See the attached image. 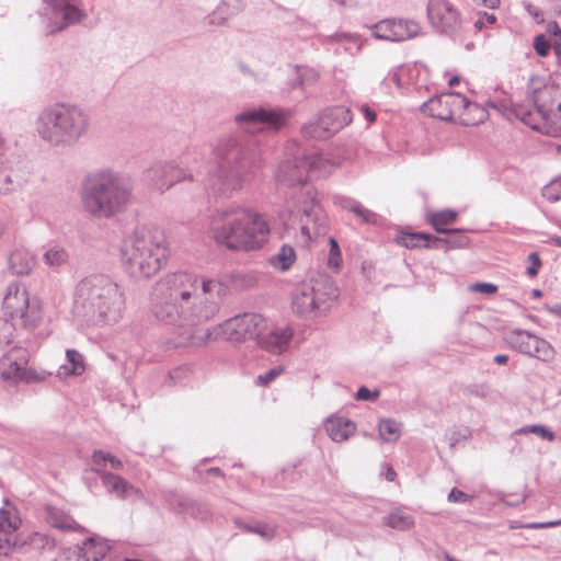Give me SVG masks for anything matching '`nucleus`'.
Returning a JSON list of instances; mask_svg holds the SVG:
<instances>
[{
  "instance_id": "51",
  "label": "nucleus",
  "mask_w": 561,
  "mask_h": 561,
  "mask_svg": "<svg viewBox=\"0 0 561 561\" xmlns=\"http://www.w3.org/2000/svg\"><path fill=\"white\" fill-rule=\"evenodd\" d=\"M470 290L492 295L497 291V286L492 283H474L470 286Z\"/></svg>"
},
{
  "instance_id": "30",
  "label": "nucleus",
  "mask_w": 561,
  "mask_h": 561,
  "mask_svg": "<svg viewBox=\"0 0 561 561\" xmlns=\"http://www.w3.org/2000/svg\"><path fill=\"white\" fill-rule=\"evenodd\" d=\"M457 218L458 214L451 209L432 213L427 216L428 222L439 233L449 232V229L445 228V226L454 224Z\"/></svg>"
},
{
  "instance_id": "60",
  "label": "nucleus",
  "mask_w": 561,
  "mask_h": 561,
  "mask_svg": "<svg viewBox=\"0 0 561 561\" xmlns=\"http://www.w3.org/2000/svg\"><path fill=\"white\" fill-rule=\"evenodd\" d=\"M470 392L477 397H485L488 388L485 386H473L470 388Z\"/></svg>"
},
{
  "instance_id": "38",
  "label": "nucleus",
  "mask_w": 561,
  "mask_h": 561,
  "mask_svg": "<svg viewBox=\"0 0 561 561\" xmlns=\"http://www.w3.org/2000/svg\"><path fill=\"white\" fill-rule=\"evenodd\" d=\"M92 462L96 467L95 469L100 470L102 467L106 466V463H110V466L116 470L123 468V462L118 458L103 450L93 451Z\"/></svg>"
},
{
  "instance_id": "42",
  "label": "nucleus",
  "mask_w": 561,
  "mask_h": 561,
  "mask_svg": "<svg viewBox=\"0 0 561 561\" xmlns=\"http://www.w3.org/2000/svg\"><path fill=\"white\" fill-rule=\"evenodd\" d=\"M385 523L391 528L407 530L413 525V518L410 515H403L396 512L387 516Z\"/></svg>"
},
{
  "instance_id": "20",
  "label": "nucleus",
  "mask_w": 561,
  "mask_h": 561,
  "mask_svg": "<svg viewBox=\"0 0 561 561\" xmlns=\"http://www.w3.org/2000/svg\"><path fill=\"white\" fill-rule=\"evenodd\" d=\"M51 9L56 15L61 16L62 22L49 32L50 35L61 32L69 25L79 23L85 18V13L82 10L64 0H53Z\"/></svg>"
},
{
  "instance_id": "31",
  "label": "nucleus",
  "mask_w": 561,
  "mask_h": 561,
  "mask_svg": "<svg viewBox=\"0 0 561 561\" xmlns=\"http://www.w3.org/2000/svg\"><path fill=\"white\" fill-rule=\"evenodd\" d=\"M296 260V253L294 248L284 244L279 251L270 257V264L279 270L287 271Z\"/></svg>"
},
{
  "instance_id": "23",
  "label": "nucleus",
  "mask_w": 561,
  "mask_h": 561,
  "mask_svg": "<svg viewBox=\"0 0 561 561\" xmlns=\"http://www.w3.org/2000/svg\"><path fill=\"white\" fill-rule=\"evenodd\" d=\"M93 470L100 474V478L107 492L115 494L118 499H125L128 495V491L133 489V486L125 479L117 474L112 472H104L100 469Z\"/></svg>"
},
{
  "instance_id": "46",
  "label": "nucleus",
  "mask_w": 561,
  "mask_h": 561,
  "mask_svg": "<svg viewBox=\"0 0 561 561\" xmlns=\"http://www.w3.org/2000/svg\"><path fill=\"white\" fill-rule=\"evenodd\" d=\"M13 332L14 324L7 319L0 318V348L11 342Z\"/></svg>"
},
{
  "instance_id": "2",
  "label": "nucleus",
  "mask_w": 561,
  "mask_h": 561,
  "mask_svg": "<svg viewBox=\"0 0 561 561\" xmlns=\"http://www.w3.org/2000/svg\"><path fill=\"white\" fill-rule=\"evenodd\" d=\"M290 115L288 110L259 106L234 116L239 129L221 135L213 145L216 168L208 184L215 195L229 198L253 182L263 162L256 133L279 130Z\"/></svg>"
},
{
  "instance_id": "54",
  "label": "nucleus",
  "mask_w": 561,
  "mask_h": 561,
  "mask_svg": "<svg viewBox=\"0 0 561 561\" xmlns=\"http://www.w3.org/2000/svg\"><path fill=\"white\" fill-rule=\"evenodd\" d=\"M13 182L10 175H0V192L3 194H8L14 191Z\"/></svg>"
},
{
  "instance_id": "21",
  "label": "nucleus",
  "mask_w": 561,
  "mask_h": 561,
  "mask_svg": "<svg viewBox=\"0 0 561 561\" xmlns=\"http://www.w3.org/2000/svg\"><path fill=\"white\" fill-rule=\"evenodd\" d=\"M325 431L333 442L347 440L356 431V424L347 417L332 415L324 423Z\"/></svg>"
},
{
  "instance_id": "59",
  "label": "nucleus",
  "mask_w": 561,
  "mask_h": 561,
  "mask_svg": "<svg viewBox=\"0 0 561 561\" xmlns=\"http://www.w3.org/2000/svg\"><path fill=\"white\" fill-rule=\"evenodd\" d=\"M474 2L489 9H495L500 5L501 0H474Z\"/></svg>"
},
{
  "instance_id": "41",
  "label": "nucleus",
  "mask_w": 561,
  "mask_h": 561,
  "mask_svg": "<svg viewBox=\"0 0 561 561\" xmlns=\"http://www.w3.org/2000/svg\"><path fill=\"white\" fill-rule=\"evenodd\" d=\"M379 435L385 442H394L399 438V424L392 420H382L379 423Z\"/></svg>"
},
{
  "instance_id": "45",
  "label": "nucleus",
  "mask_w": 561,
  "mask_h": 561,
  "mask_svg": "<svg viewBox=\"0 0 561 561\" xmlns=\"http://www.w3.org/2000/svg\"><path fill=\"white\" fill-rule=\"evenodd\" d=\"M542 196L551 203L561 199V187L557 180L551 181L542 187Z\"/></svg>"
},
{
  "instance_id": "1",
  "label": "nucleus",
  "mask_w": 561,
  "mask_h": 561,
  "mask_svg": "<svg viewBox=\"0 0 561 561\" xmlns=\"http://www.w3.org/2000/svg\"><path fill=\"white\" fill-rule=\"evenodd\" d=\"M257 284L254 272L237 271L217 279L190 272L171 273L152 288L153 318L179 337L201 344L213 331L198 330L219 312L229 289L247 290Z\"/></svg>"
},
{
  "instance_id": "33",
  "label": "nucleus",
  "mask_w": 561,
  "mask_h": 561,
  "mask_svg": "<svg viewBox=\"0 0 561 561\" xmlns=\"http://www.w3.org/2000/svg\"><path fill=\"white\" fill-rule=\"evenodd\" d=\"M240 527L248 533L259 535L265 541L273 540L277 533V526L268 523L242 524Z\"/></svg>"
},
{
  "instance_id": "40",
  "label": "nucleus",
  "mask_w": 561,
  "mask_h": 561,
  "mask_svg": "<svg viewBox=\"0 0 561 561\" xmlns=\"http://www.w3.org/2000/svg\"><path fill=\"white\" fill-rule=\"evenodd\" d=\"M66 356L69 364H71V368L68 369L67 366H61L60 369H65L66 374L81 375L84 371L83 356L76 350H67Z\"/></svg>"
},
{
  "instance_id": "4",
  "label": "nucleus",
  "mask_w": 561,
  "mask_h": 561,
  "mask_svg": "<svg viewBox=\"0 0 561 561\" xmlns=\"http://www.w3.org/2000/svg\"><path fill=\"white\" fill-rule=\"evenodd\" d=\"M124 306V293L107 275L87 276L75 288L72 311L87 324L116 323L122 318Z\"/></svg>"
},
{
  "instance_id": "52",
  "label": "nucleus",
  "mask_w": 561,
  "mask_h": 561,
  "mask_svg": "<svg viewBox=\"0 0 561 561\" xmlns=\"http://www.w3.org/2000/svg\"><path fill=\"white\" fill-rule=\"evenodd\" d=\"M470 496L462 492L461 490H458L454 488L450 493L448 494V501L455 502V503H466L468 502Z\"/></svg>"
},
{
  "instance_id": "43",
  "label": "nucleus",
  "mask_w": 561,
  "mask_h": 561,
  "mask_svg": "<svg viewBox=\"0 0 561 561\" xmlns=\"http://www.w3.org/2000/svg\"><path fill=\"white\" fill-rule=\"evenodd\" d=\"M516 433L517 434L531 433V434L540 436L541 438H543L548 442H552L556 438L553 432H551L548 427H546L543 425H539V424L526 425V426L519 428Z\"/></svg>"
},
{
  "instance_id": "64",
  "label": "nucleus",
  "mask_w": 561,
  "mask_h": 561,
  "mask_svg": "<svg viewBox=\"0 0 561 561\" xmlns=\"http://www.w3.org/2000/svg\"><path fill=\"white\" fill-rule=\"evenodd\" d=\"M553 48L559 58H561V41L560 38H556L553 42Z\"/></svg>"
},
{
  "instance_id": "3",
  "label": "nucleus",
  "mask_w": 561,
  "mask_h": 561,
  "mask_svg": "<svg viewBox=\"0 0 561 561\" xmlns=\"http://www.w3.org/2000/svg\"><path fill=\"white\" fill-rule=\"evenodd\" d=\"M321 163L320 157L306 156L300 149H297L293 159H287L279 164L276 173L279 184L289 187L300 186L298 192L293 194V202L288 207L291 214L300 215L301 232L309 238L325 231L324 218L313 191L309 186H302L307 183L309 174L316 173Z\"/></svg>"
},
{
  "instance_id": "25",
  "label": "nucleus",
  "mask_w": 561,
  "mask_h": 561,
  "mask_svg": "<svg viewBox=\"0 0 561 561\" xmlns=\"http://www.w3.org/2000/svg\"><path fill=\"white\" fill-rule=\"evenodd\" d=\"M110 547L104 541H98L95 538H88L82 542L80 547V557L84 558L85 561H100L103 559Z\"/></svg>"
},
{
  "instance_id": "11",
  "label": "nucleus",
  "mask_w": 561,
  "mask_h": 561,
  "mask_svg": "<svg viewBox=\"0 0 561 561\" xmlns=\"http://www.w3.org/2000/svg\"><path fill=\"white\" fill-rule=\"evenodd\" d=\"M204 324L198 327V330H209L213 331L211 337H207L205 341L201 343V345L207 343L208 341L216 340L221 333L225 337L232 342H242L245 340L257 337L265 328V319L261 314L256 313H243L240 316H236L231 319L226 320L221 325L217 328H204ZM181 341L178 345H196L192 341H186L183 337H180Z\"/></svg>"
},
{
  "instance_id": "26",
  "label": "nucleus",
  "mask_w": 561,
  "mask_h": 561,
  "mask_svg": "<svg viewBox=\"0 0 561 561\" xmlns=\"http://www.w3.org/2000/svg\"><path fill=\"white\" fill-rule=\"evenodd\" d=\"M319 79V73L307 66H297L294 70V78L288 81L290 89H306L313 85Z\"/></svg>"
},
{
  "instance_id": "14",
  "label": "nucleus",
  "mask_w": 561,
  "mask_h": 561,
  "mask_svg": "<svg viewBox=\"0 0 561 561\" xmlns=\"http://www.w3.org/2000/svg\"><path fill=\"white\" fill-rule=\"evenodd\" d=\"M145 181L161 192L182 180H192V174L179 168L174 161H158L144 173Z\"/></svg>"
},
{
  "instance_id": "8",
  "label": "nucleus",
  "mask_w": 561,
  "mask_h": 561,
  "mask_svg": "<svg viewBox=\"0 0 561 561\" xmlns=\"http://www.w3.org/2000/svg\"><path fill=\"white\" fill-rule=\"evenodd\" d=\"M39 138L51 147H72L84 137L90 127L88 113L79 105L57 102L45 106L36 118Z\"/></svg>"
},
{
  "instance_id": "15",
  "label": "nucleus",
  "mask_w": 561,
  "mask_h": 561,
  "mask_svg": "<svg viewBox=\"0 0 561 561\" xmlns=\"http://www.w3.org/2000/svg\"><path fill=\"white\" fill-rule=\"evenodd\" d=\"M373 34L378 39L402 42L419 35L417 22L404 19H386L373 26Z\"/></svg>"
},
{
  "instance_id": "39",
  "label": "nucleus",
  "mask_w": 561,
  "mask_h": 561,
  "mask_svg": "<svg viewBox=\"0 0 561 561\" xmlns=\"http://www.w3.org/2000/svg\"><path fill=\"white\" fill-rule=\"evenodd\" d=\"M350 211H352L355 216H357L358 218L362 219L363 222L365 224H371V225H376L378 224V220H379V216L365 208L364 206H362L358 202L356 201H350L348 202V205L346 206Z\"/></svg>"
},
{
  "instance_id": "28",
  "label": "nucleus",
  "mask_w": 561,
  "mask_h": 561,
  "mask_svg": "<svg viewBox=\"0 0 561 561\" xmlns=\"http://www.w3.org/2000/svg\"><path fill=\"white\" fill-rule=\"evenodd\" d=\"M47 520L54 528L61 530L80 531L83 529L71 516L57 508H48Z\"/></svg>"
},
{
  "instance_id": "7",
  "label": "nucleus",
  "mask_w": 561,
  "mask_h": 561,
  "mask_svg": "<svg viewBox=\"0 0 561 561\" xmlns=\"http://www.w3.org/2000/svg\"><path fill=\"white\" fill-rule=\"evenodd\" d=\"M122 262L133 277L150 278L168 257L167 239L152 226H137L123 241Z\"/></svg>"
},
{
  "instance_id": "47",
  "label": "nucleus",
  "mask_w": 561,
  "mask_h": 561,
  "mask_svg": "<svg viewBox=\"0 0 561 561\" xmlns=\"http://www.w3.org/2000/svg\"><path fill=\"white\" fill-rule=\"evenodd\" d=\"M550 48H551V45L546 39L543 34L537 35L535 37V39H534V49H535V51L537 53L538 56H540V57L548 56V54L550 51Z\"/></svg>"
},
{
  "instance_id": "58",
  "label": "nucleus",
  "mask_w": 561,
  "mask_h": 561,
  "mask_svg": "<svg viewBox=\"0 0 561 561\" xmlns=\"http://www.w3.org/2000/svg\"><path fill=\"white\" fill-rule=\"evenodd\" d=\"M548 32L561 41V28L557 22L548 24Z\"/></svg>"
},
{
  "instance_id": "49",
  "label": "nucleus",
  "mask_w": 561,
  "mask_h": 561,
  "mask_svg": "<svg viewBox=\"0 0 561 561\" xmlns=\"http://www.w3.org/2000/svg\"><path fill=\"white\" fill-rule=\"evenodd\" d=\"M283 373L282 368H273L266 371L263 375L257 376L256 383L259 386H267L272 382L276 377H278Z\"/></svg>"
},
{
  "instance_id": "56",
  "label": "nucleus",
  "mask_w": 561,
  "mask_h": 561,
  "mask_svg": "<svg viewBox=\"0 0 561 561\" xmlns=\"http://www.w3.org/2000/svg\"><path fill=\"white\" fill-rule=\"evenodd\" d=\"M561 525V519L558 520H551L546 523H529L528 527L531 528H551L557 527Z\"/></svg>"
},
{
  "instance_id": "27",
  "label": "nucleus",
  "mask_w": 561,
  "mask_h": 561,
  "mask_svg": "<svg viewBox=\"0 0 561 561\" xmlns=\"http://www.w3.org/2000/svg\"><path fill=\"white\" fill-rule=\"evenodd\" d=\"M444 233L446 234L445 238L435 236L433 243L428 244L430 249H443L444 247L462 248L469 242L468 238L463 234V230L461 229H449V232Z\"/></svg>"
},
{
  "instance_id": "36",
  "label": "nucleus",
  "mask_w": 561,
  "mask_h": 561,
  "mask_svg": "<svg viewBox=\"0 0 561 561\" xmlns=\"http://www.w3.org/2000/svg\"><path fill=\"white\" fill-rule=\"evenodd\" d=\"M301 134L307 139L323 140L330 138L325 127L320 121V116L305 124L301 128Z\"/></svg>"
},
{
  "instance_id": "48",
  "label": "nucleus",
  "mask_w": 561,
  "mask_h": 561,
  "mask_svg": "<svg viewBox=\"0 0 561 561\" xmlns=\"http://www.w3.org/2000/svg\"><path fill=\"white\" fill-rule=\"evenodd\" d=\"M379 394L380 391L378 389L370 391L367 387L363 386L357 390L355 399L360 401H374Z\"/></svg>"
},
{
  "instance_id": "63",
  "label": "nucleus",
  "mask_w": 561,
  "mask_h": 561,
  "mask_svg": "<svg viewBox=\"0 0 561 561\" xmlns=\"http://www.w3.org/2000/svg\"><path fill=\"white\" fill-rule=\"evenodd\" d=\"M547 310L561 318V305L547 306Z\"/></svg>"
},
{
  "instance_id": "53",
  "label": "nucleus",
  "mask_w": 561,
  "mask_h": 561,
  "mask_svg": "<svg viewBox=\"0 0 561 561\" xmlns=\"http://www.w3.org/2000/svg\"><path fill=\"white\" fill-rule=\"evenodd\" d=\"M15 545L16 542L12 541L8 536L0 537V554L8 556Z\"/></svg>"
},
{
  "instance_id": "32",
  "label": "nucleus",
  "mask_w": 561,
  "mask_h": 561,
  "mask_svg": "<svg viewBox=\"0 0 561 561\" xmlns=\"http://www.w3.org/2000/svg\"><path fill=\"white\" fill-rule=\"evenodd\" d=\"M533 339L534 334L523 330H516L508 335V342L512 347L527 356L530 354V340Z\"/></svg>"
},
{
  "instance_id": "55",
  "label": "nucleus",
  "mask_w": 561,
  "mask_h": 561,
  "mask_svg": "<svg viewBox=\"0 0 561 561\" xmlns=\"http://www.w3.org/2000/svg\"><path fill=\"white\" fill-rule=\"evenodd\" d=\"M358 111L365 116L368 123H373L376 121V112L373 108H370L367 104L359 105Z\"/></svg>"
},
{
  "instance_id": "29",
  "label": "nucleus",
  "mask_w": 561,
  "mask_h": 561,
  "mask_svg": "<svg viewBox=\"0 0 561 561\" xmlns=\"http://www.w3.org/2000/svg\"><path fill=\"white\" fill-rule=\"evenodd\" d=\"M433 239L435 236L425 232H401L397 236L396 241L408 249H415L430 248L428 244L433 243Z\"/></svg>"
},
{
  "instance_id": "44",
  "label": "nucleus",
  "mask_w": 561,
  "mask_h": 561,
  "mask_svg": "<svg viewBox=\"0 0 561 561\" xmlns=\"http://www.w3.org/2000/svg\"><path fill=\"white\" fill-rule=\"evenodd\" d=\"M330 253L328 265L334 270H339L342 264V254L337 241L334 238L329 239Z\"/></svg>"
},
{
  "instance_id": "34",
  "label": "nucleus",
  "mask_w": 561,
  "mask_h": 561,
  "mask_svg": "<svg viewBox=\"0 0 561 561\" xmlns=\"http://www.w3.org/2000/svg\"><path fill=\"white\" fill-rule=\"evenodd\" d=\"M530 342L531 347L528 356L536 357L543 362H548L553 357L554 352L549 342L536 335H534V339L530 340Z\"/></svg>"
},
{
  "instance_id": "13",
  "label": "nucleus",
  "mask_w": 561,
  "mask_h": 561,
  "mask_svg": "<svg viewBox=\"0 0 561 561\" xmlns=\"http://www.w3.org/2000/svg\"><path fill=\"white\" fill-rule=\"evenodd\" d=\"M427 15L432 26L440 34L453 37L462 30L461 14L448 0H430Z\"/></svg>"
},
{
  "instance_id": "17",
  "label": "nucleus",
  "mask_w": 561,
  "mask_h": 561,
  "mask_svg": "<svg viewBox=\"0 0 561 561\" xmlns=\"http://www.w3.org/2000/svg\"><path fill=\"white\" fill-rule=\"evenodd\" d=\"M28 353L23 348H13L5 357L7 367L2 370L1 377L5 380L31 381L33 374L27 370Z\"/></svg>"
},
{
  "instance_id": "5",
  "label": "nucleus",
  "mask_w": 561,
  "mask_h": 561,
  "mask_svg": "<svg viewBox=\"0 0 561 561\" xmlns=\"http://www.w3.org/2000/svg\"><path fill=\"white\" fill-rule=\"evenodd\" d=\"M211 230L219 244L234 251L261 248L271 231L267 220L261 214L234 204L215 211Z\"/></svg>"
},
{
  "instance_id": "61",
  "label": "nucleus",
  "mask_w": 561,
  "mask_h": 561,
  "mask_svg": "<svg viewBox=\"0 0 561 561\" xmlns=\"http://www.w3.org/2000/svg\"><path fill=\"white\" fill-rule=\"evenodd\" d=\"M461 118H474L479 116V112L477 110H462L461 114H459Z\"/></svg>"
},
{
  "instance_id": "18",
  "label": "nucleus",
  "mask_w": 561,
  "mask_h": 561,
  "mask_svg": "<svg viewBox=\"0 0 561 561\" xmlns=\"http://www.w3.org/2000/svg\"><path fill=\"white\" fill-rule=\"evenodd\" d=\"M293 334L289 327L274 328L265 334L261 331L259 344L271 353L282 354L288 348Z\"/></svg>"
},
{
  "instance_id": "22",
  "label": "nucleus",
  "mask_w": 561,
  "mask_h": 561,
  "mask_svg": "<svg viewBox=\"0 0 561 561\" xmlns=\"http://www.w3.org/2000/svg\"><path fill=\"white\" fill-rule=\"evenodd\" d=\"M243 8V0H222L216 10L208 16V24L221 25L230 16L241 12Z\"/></svg>"
},
{
  "instance_id": "24",
  "label": "nucleus",
  "mask_w": 561,
  "mask_h": 561,
  "mask_svg": "<svg viewBox=\"0 0 561 561\" xmlns=\"http://www.w3.org/2000/svg\"><path fill=\"white\" fill-rule=\"evenodd\" d=\"M34 265L33 256L26 251L16 250L9 257V268L15 275H27Z\"/></svg>"
},
{
  "instance_id": "19",
  "label": "nucleus",
  "mask_w": 561,
  "mask_h": 561,
  "mask_svg": "<svg viewBox=\"0 0 561 561\" xmlns=\"http://www.w3.org/2000/svg\"><path fill=\"white\" fill-rule=\"evenodd\" d=\"M319 116L330 137L353 121L351 111L344 106L327 108Z\"/></svg>"
},
{
  "instance_id": "16",
  "label": "nucleus",
  "mask_w": 561,
  "mask_h": 561,
  "mask_svg": "<svg viewBox=\"0 0 561 561\" xmlns=\"http://www.w3.org/2000/svg\"><path fill=\"white\" fill-rule=\"evenodd\" d=\"M535 106L539 119H537L534 113L525 108H520L516 115L525 125L529 126L531 129L551 137H558L561 133V127L558 124L551 122L552 111L546 110L545 105L538 104L537 101H535Z\"/></svg>"
},
{
  "instance_id": "50",
  "label": "nucleus",
  "mask_w": 561,
  "mask_h": 561,
  "mask_svg": "<svg viewBox=\"0 0 561 561\" xmlns=\"http://www.w3.org/2000/svg\"><path fill=\"white\" fill-rule=\"evenodd\" d=\"M528 259L531 262V264L530 266L527 267L526 273L528 276L535 277L538 275L541 265L540 257L537 252H531Z\"/></svg>"
},
{
  "instance_id": "35",
  "label": "nucleus",
  "mask_w": 561,
  "mask_h": 561,
  "mask_svg": "<svg viewBox=\"0 0 561 561\" xmlns=\"http://www.w3.org/2000/svg\"><path fill=\"white\" fill-rule=\"evenodd\" d=\"M21 524L14 510H0V533L3 536H9L14 533Z\"/></svg>"
},
{
  "instance_id": "37",
  "label": "nucleus",
  "mask_w": 561,
  "mask_h": 561,
  "mask_svg": "<svg viewBox=\"0 0 561 561\" xmlns=\"http://www.w3.org/2000/svg\"><path fill=\"white\" fill-rule=\"evenodd\" d=\"M43 257L47 265L58 268L68 263L69 254L64 248L54 245L44 253Z\"/></svg>"
},
{
  "instance_id": "10",
  "label": "nucleus",
  "mask_w": 561,
  "mask_h": 561,
  "mask_svg": "<svg viewBox=\"0 0 561 561\" xmlns=\"http://www.w3.org/2000/svg\"><path fill=\"white\" fill-rule=\"evenodd\" d=\"M462 110H477L479 116L472 119L461 118V123L466 126L482 123L488 112L474 102H470L465 95L456 92L442 93L424 102L421 111L431 117L440 121H453L455 115L461 114Z\"/></svg>"
},
{
  "instance_id": "57",
  "label": "nucleus",
  "mask_w": 561,
  "mask_h": 561,
  "mask_svg": "<svg viewBox=\"0 0 561 561\" xmlns=\"http://www.w3.org/2000/svg\"><path fill=\"white\" fill-rule=\"evenodd\" d=\"M236 66H237L238 70H239L241 73H243V75H245V76H249V77H251V78H254V77H255L254 72H253V71L250 69V67H249L247 64H244L243 61H238Z\"/></svg>"
},
{
  "instance_id": "12",
  "label": "nucleus",
  "mask_w": 561,
  "mask_h": 561,
  "mask_svg": "<svg viewBox=\"0 0 561 561\" xmlns=\"http://www.w3.org/2000/svg\"><path fill=\"white\" fill-rule=\"evenodd\" d=\"M2 308L7 316L26 329L35 328L42 318L37 301L31 300L26 288L16 282L7 287Z\"/></svg>"
},
{
  "instance_id": "9",
  "label": "nucleus",
  "mask_w": 561,
  "mask_h": 561,
  "mask_svg": "<svg viewBox=\"0 0 561 561\" xmlns=\"http://www.w3.org/2000/svg\"><path fill=\"white\" fill-rule=\"evenodd\" d=\"M334 280L324 274L311 277L296 287L291 306L296 314L307 317L329 309L330 302L337 298Z\"/></svg>"
},
{
  "instance_id": "62",
  "label": "nucleus",
  "mask_w": 561,
  "mask_h": 561,
  "mask_svg": "<svg viewBox=\"0 0 561 561\" xmlns=\"http://www.w3.org/2000/svg\"><path fill=\"white\" fill-rule=\"evenodd\" d=\"M482 18H483L484 22L488 24H494L497 20L493 13H486V12H484L482 14Z\"/></svg>"
},
{
  "instance_id": "6",
  "label": "nucleus",
  "mask_w": 561,
  "mask_h": 561,
  "mask_svg": "<svg viewBox=\"0 0 561 561\" xmlns=\"http://www.w3.org/2000/svg\"><path fill=\"white\" fill-rule=\"evenodd\" d=\"M129 180L111 169L90 173L82 184L83 209L96 219H111L126 210L131 202Z\"/></svg>"
}]
</instances>
